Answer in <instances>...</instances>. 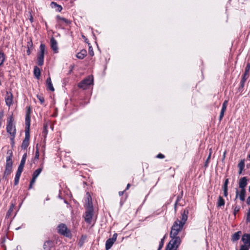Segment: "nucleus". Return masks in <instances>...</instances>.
<instances>
[{
	"label": "nucleus",
	"instance_id": "f257e3e1",
	"mask_svg": "<svg viewBox=\"0 0 250 250\" xmlns=\"http://www.w3.org/2000/svg\"><path fill=\"white\" fill-rule=\"evenodd\" d=\"M30 125V117L29 113H27L25 118V136L21 145L23 149H26L29 145L30 138L29 128Z\"/></svg>",
	"mask_w": 250,
	"mask_h": 250
},
{
	"label": "nucleus",
	"instance_id": "f03ea898",
	"mask_svg": "<svg viewBox=\"0 0 250 250\" xmlns=\"http://www.w3.org/2000/svg\"><path fill=\"white\" fill-rule=\"evenodd\" d=\"M184 225L180 223V220L177 219L171 227L170 233V237H174L178 235L179 232L181 231L183 228Z\"/></svg>",
	"mask_w": 250,
	"mask_h": 250
},
{
	"label": "nucleus",
	"instance_id": "7ed1b4c3",
	"mask_svg": "<svg viewBox=\"0 0 250 250\" xmlns=\"http://www.w3.org/2000/svg\"><path fill=\"white\" fill-rule=\"evenodd\" d=\"M170 237L172 239L169 242L166 250H176L181 242V239L177 236Z\"/></svg>",
	"mask_w": 250,
	"mask_h": 250
},
{
	"label": "nucleus",
	"instance_id": "20e7f679",
	"mask_svg": "<svg viewBox=\"0 0 250 250\" xmlns=\"http://www.w3.org/2000/svg\"><path fill=\"white\" fill-rule=\"evenodd\" d=\"M45 49V45L42 43L40 46V51L38 56V64L39 65L42 66L43 64Z\"/></svg>",
	"mask_w": 250,
	"mask_h": 250
},
{
	"label": "nucleus",
	"instance_id": "39448f33",
	"mask_svg": "<svg viewBox=\"0 0 250 250\" xmlns=\"http://www.w3.org/2000/svg\"><path fill=\"white\" fill-rule=\"evenodd\" d=\"M93 84V78L92 76H89L79 84V87L83 89H86L90 85Z\"/></svg>",
	"mask_w": 250,
	"mask_h": 250
},
{
	"label": "nucleus",
	"instance_id": "423d86ee",
	"mask_svg": "<svg viewBox=\"0 0 250 250\" xmlns=\"http://www.w3.org/2000/svg\"><path fill=\"white\" fill-rule=\"evenodd\" d=\"M58 232L66 237H70L71 236V233L69 229H67L66 225L62 224L58 226Z\"/></svg>",
	"mask_w": 250,
	"mask_h": 250
},
{
	"label": "nucleus",
	"instance_id": "0eeeda50",
	"mask_svg": "<svg viewBox=\"0 0 250 250\" xmlns=\"http://www.w3.org/2000/svg\"><path fill=\"white\" fill-rule=\"evenodd\" d=\"M12 118L10 117L8 120V124L7 125V131L13 137L15 136L16 134V128L12 123Z\"/></svg>",
	"mask_w": 250,
	"mask_h": 250
},
{
	"label": "nucleus",
	"instance_id": "6e6552de",
	"mask_svg": "<svg viewBox=\"0 0 250 250\" xmlns=\"http://www.w3.org/2000/svg\"><path fill=\"white\" fill-rule=\"evenodd\" d=\"M94 210H86L83 216L85 221L89 224L92 222Z\"/></svg>",
	"mask_w": 250,
	"mask_h": 250
},
{
	"label": "nucleus",
	"instance_id": "1a4fd4ad",
	"mask_svg": "<svg viewBox=\"0 0 250 250\" xmlns=\"http://www.w3.org/2000/svg\"><path fill=\"white\" fill-rule=\"evenodd\" d=\"M117 237V234L114 233L111 238L107 239L105 243V249L106 250H109L113 244L116 241Z\"/></svg>",
	"mask_w": 250,
	"mask_h": 250
},
{
	"label": "nucleus",
	"instance_id": "9d476101",
	"mask_svg": "<svg viewBox=\"0 0 250 250\" xmlns=\"http://www.w3.org/2000/svg\"><path fill=\"white\" fill-rule=\"evenodd\" d=\"M86 195L87 197L86 199H85L86 210H94L90 196L88 193H87Z\"/></svg>",
	"mask_w": 250,
	"mask_h": 250
},
{
	"label": "nucleus",
	"instance_id": "9b49d317",
	"mask_svg": "<svg viewBox=\"0 0 250 250\" xmlns=\"http://www.w3.org/2000/svg\"><path fill=\"white\" fill-rule=\"evenodd\" d=\"M243 245L250 247V234L245 233L242 237Z\"/></svg>",
	"mask_w": 250,
	"mask_h": 250
},
{
	"label": "nucleus",
	"instance_id": "f8f14e48",
	"mask_svg": "<svg viewBox=\"0 0 250 250\" xmlns=\"http://www.w3.org/2000/svg\"><path fill=\"white\" fill-rule=\"evenodd\" d=\"M5 103L7 105L10 106L13 104V96L11 93L7 92L5 98Z\"/></svg>",
	"mask_w": 250,
	"mask_h": 250
},
{
	"label": "nucleus",
	"instance_id": "ddd939ff",
	"mask_svg": "<svg viewBox=\"0 0 250 250\" xmlns=\"http://www.w3.org/2000/svg\"><path fill=\"white\" fill-rule=\"evenodd\" d=\"M51 47L54 51V53H56L58 52V47L57 42L54 38H52L50 40Z\"/></svg>",
	"mask_w": 250,
	"mask_h": 250
},
{
	"label": "nucleus",
	"instance_id": "4468645a",
	"mask_svg": "<svg viewBox=\"0 0 250 250\" xmlns=\"http://www.w3.org/2000/svg\"><path fill=\"white\" fill-rule=\"evenodd\" d=\"M245 194H246V190L245 189H241L240 192L237 190L236 191V197H239L241 201H244L245 199Z\"/></svg>",
	"mask_w": 250,
	"mask_h": 250
},
{
	"label": "nucleus",
	"instance_id": "2eb2a0df",
	"mask_svg": "<svg viewBox=\"0 0 250 250\" xmlns=\"http://www.w3.org/2000/svg\"><path fill=\"white\" fill-rule=\"evenodd\" d=\"M247 185V179L246 177H244L239 180V186L241 189H245Z\"/></svg>",
	"mask_w": 250,
	"mask_h": 250
},
{
	"label": "nucleus",
	"instance_id": "dca6fc26",
	"mask_svg": "<svg viewBox=\"0 0 250 250\" xmlns=\"http://www.w3.org/2000/svg\"><path fill=\"white\" fill-rule=\"evenodd\" d=\"M182 216V219L180 220V223L184 225L188 219V211L184 210Z\"/></svg>",
	"mask_w": 250,
	"mask_h": 250
},
{
	"label": "nucleus",
	"instance_id": "f3484780",
	"mask_svg": "<svg viewBox=\"0 0 250 250\" xmlns=\"http://www.w3.org/2000/svg\"><path fill=\"white\" fill-rule=\"evenodd\" d=\"M46 83L47 88L51 91H54V88L52 83L51 78L50 77L47 79Z\"/></svg>",
	"mask_w": 250,
	"mask_h": 250
},
{
	"label": "nucleus",
	"instance_id": "a211bd4d",
	"mask_svg": "<svg viewBox=\"0 0 250 250\" xmlns=\"http://www.w3.org/2000/svg\"><path fill=\"white\" fill-rule=\"evenodd\" d=\"M58 20H59V22L61 24H65V25H68L70 23V21L68 20L61 17L60 16L57 17Z\"/></svg>",
	"mask_w": 250,
	"mask_h": 250
},
{
	"label": "nucleus",
	"instance_id": "6ab92c4d",
	"mask_svg": "<svg viewBox=\"0 0 250 250\" xmlns=\"http://www.w3.org/2000/svg\"><path fill=\"white\" fill-rule=\"evenodd\" d=\"M13 161L12 159V154L10 153V155L6 158V162L5 167H12Z\"/></svg>",
	"mask_w": 250,
	"mask_h": 250
},
{
	"label": "nucleus",
	"instance_id": "aec40b11",
	"mask_svg": "<svg viewBox=\"0 0 250 250\" xmlns=\"http://www.w3.org/2000/svg\"><path fill=\"white\" fill-rule=\"evenodd\" d=\"M86 54L87 52L85 50H82L80 52L77 53L76 57L79 59H83L86 56Z\"/></svg>",
	"mask_w": 250,
	"mask_h": 250
},
{
	"label": "nucleus",
	"instance_id": "412c9836",
	"mask_svg": "<svg viewBox=\"0 0 250 250\" xmlns=\"http://www.w3.org/2000/svg\"><path fill=\"white\" fill-rule=\"evenodd\" d=\"M12 171V167H5V170L3 174V177L8 176Z\"/></svg>",
	"mask_w": 250,
	"mask_h": 250
},
{
	"label": "nucleus",
	"instance_id": "4be33fe9",
	"mask_svg": "<svg viewBox=\"0 0 250 250\" xmlns=\"http://www.w3.org/2000/svg\"><path fill=\"white\" fill-rule=\"evenodd\" d=\"M241 234V232L240 231H237V232L234 233L231 238V240L232 241H236L238 240L240 238V234Z\"/></svg>",
	"mask_w": 250,
	"mask_h": 250
},
{
	"label": "nucleus",
	"instance_id": "5701e85b",
	"mask_svg": "<svg viewBox=\"0 0 250 250\" xmlns=\"http://www.w3.org/2000/svg\"><path fill=\"white\" fill-rule=\"evenodd\" d=\"M250 68V64H248L246 67L245 74L243 77V78H247V79L248 78Z\"/></svg>",
	"mask_w": 250,
	"mask_h": 250
},
{
	"label": "nucleus",
	"instance_id": "b1692460",
	"mask_svg": "<svg viewBox=\"0 0 250 250\" xmlns=\"http://www.w3.org/2000/svg\"><path fill=\"white\" fill-rule=\"evenodd\" d=\"M225 205V201L221 196H219L217 202V206L220 207Z\"/></svg>",
	"mask_w": 250,
	"mask_h": 250
},
{
	"label": "nucleus",
	"instance_id": "393cba45",
	"mask_svg": "<svg viewBox=\"0 0 250 250\" xmlns=\"http://www.w3.org/2000/svg\"><path fill=\"white\" fill-rule=\"evenodd\" d=\"M34 73L35 76L37 78H38L40 77V74H41V71H40V68L37 66H35L34 67Z\"/></svg>",
	"mask_w": 250,
	"mask_h": 250
},
{
	"label": "nucleus",
	"instance_id": "a878e982",
	"mask_svg": "<svg viewBox=\"0 0 250 250\" xmlns=\"http://www.w3.org/2000/svg\"><path fill=\"white\" fill-rule=\"evenodd\" d=\"M247 80V78H242V80H241L240 82V85L239 88V91L242 92L243 91V89L245 83Z\"/></svg>",
	"mask_w": 250,
	"mask_h": 250
},
{
	"label": "nucleus",
	"instance_id": "bb28decb",
	"mask_svg": "<svg viewBox=\"0 0 250 250\" xmlns=\"http://www.w3.org/2000/svg\"><path fill=\"white\" fill-rule=\"evenodd\" d=\"M227 107L223 106L222 107V109L220 112V116H219V120L221 121L223 117H224V113L226 110Z\"/></svg>",
	"mask_w": 250,
	"mask_h": 250
},
{
	"label": "nucleus",
	"instance_id": "cd10ccee",
	"mask_svg": "<svg viewBox=\"0 0 250 250\" xmlns=\"http://www.w3.org/2000/svg\"><path fill=\"white\" fill-rule=\"evenodd\" d=\"M227 107L223 106L222 107V109L220 112V116H219V120L221 121L223 117H224V113L226 110Z\"/></svg>",
	"mask_w": 250,
	"mask_h": 250
},
{
	"label": "nucleus",
	"instance_id": "c85d7f7f",
	"mask_svg": "<svg viewBox=\"0 0 250 250\" xmlns=\"http://www.w3.org/2000/svg\"><path fill=\"white\" fill-rule=\"evenodd\" d=\"M42 171V168H39L36 169L33 173V176L37 178Z\"/></svg>",
	"mask_w": 250,
	"mask_h": 250
},
{
	"label": "nucleus",
	"instance_id": "c756f323",
	"mask_svg": "<svg viewBox=\"0 0 250 250\" xmlns=\"http://www.w3.org/2000/svg\"><path fill=\"white\" fill-rule=\"evenodd\" d=\"M51 5L52 7H57V10L59 12H60L62 10V7L61 6L58 5L57 4V3L55 2H52L51 3Z\"/></svg>",
	"mask_w": 250,
	"mask_h": 250
},
{
	"label": "nucleus",
	"instance_id": "7c9ffc66",
	"mask_svg": "<svg viewBox=\"0 0 250 250\" xmlns=\"http://www.w3.org/2000/svg\"><path fill=\"white\" fill-rule=\"evenodd\" d=\"M245 166V163L244 161H241L238 164V167L240 169L239 174L241 173L242 170L243 169Z\"/></svg>",
	"mask_w": 250,
	"mask_h": 250
},
{
	"label": "nucleus",
	"instance_id": "2f4dec72",
	"mask_svg": "<svg viewBox=\"0 0 250 250\" xmlns=\"http://www.w3.org/2000/svg\"><path fill=\"white\" fill-rule=\"evenodd\" d=\"M5 60L4 55L3 53H0V65H1Z\"/></svg>",
	"mask_w": 250,
	"mask_h": 250
},
{
	"label": "nucleus",
	"instance_id": "473e14b6",
	"mask_svg": "<svg viewBox=\"0 0 250 250\" xmlns=\"http://www.w3.org/2000/svg\"><path fill=\"white\" fill-rule=\"evenodd\" d=\"M37 98L40 101L41 104H43L44 102V98L41 95H37Z\"/></svg>",
	"mask_w": 250,
	"mask_h": 250
},
{
	"label": "nucleus",
	"instance_id": "72a5a7b5",
	"mask_svg": "<svg viewBox=\"0 0 250 250\" xmlns=\"http://www.w3.org/2000/svg\"><path fill=\"white\" fill-rule=\"evenodd\" d=\"M26 154H24L22 156V158L21 159L20 164H23L24 165L25 161H26Z\"/></svg>",
	"mask_w": 250,
	"mask_h": 250
},
{
	"label": "nucleus",
	"instance_id": "f704fd0d",
	"mask_svg": "<svg viewBox=\"0 0 250 250\" xmlns=\"http://www.w3.org/2000/svg\"><path fill=\"white\" fill-rule=\"evenodd\" d=\"M24 165L20 164V165L18 167V171L22 172L23 167H24Z\"/></svg>",
	"mask_w": 250,
	"mask_h": 250
},
{
	"label": "nucleus",
	"instance_id": "c9c22d12",
	"mask_svg": "<svg viewBox=\"0 0 250 250\" xmlns=\"http://www.w3.org/2000/svg\"><path fill=\"white\" fill-rule=\"evenodd\" d=\"M250 247L242 245L241 246L240 250H249Z\"/></svg>",
	"mask_w": 250,
	"mask_h": 250
},
{
	"label": "nucleus",
	"instance_id": "e433bc0d",
	"mask_svg": "<svg viewBox=\"0 0 250 250\" xmlns=\"http://www.w3.org/2000/svg\"><path fill=\"white\" fill-rule=\"evenodd\" d=\"M28 49L27 50V53L28 55H29L31 53V51L30 50L29 47L32 46V43H30V42H28Z\"/></svg>",
	"mask_w": 250,
	"mask_h": 250
},
{
	"label": "nucleus",
	"instance_id": "4c0bfd02",
	"mask_svg": "<svg viewBox=\"0 0 250 250\" xmlns=\"http://www.w3.org/2000/svg\"><path fill=\"white\" fill-rule=\"evenodd\" d=\"M228 183H229V179H227L225 180V183H224V187H223L224 188H228Z\"/></svg>",
	"mask_w": 250,
	"mask_h": 250
},
{
	"label": "nucleus",
	"instance_id": "58836bf2",
	"mask_svg": "<svg viewBox=\"0 0 250 250\" xmlns=\"http://www.w3.org/2000/svg\"><path fill=\"white\" fill-rule=\"evenodd\" d=\"M164 245V239H162L160 243L159 247L158 250H160Z\"/></svg>",
	"mask_w": 250,
	"mask_h": 250
},
{
	"label": "nucleus",
	"instance_id": "ea45409f",
	"mask_svg": "<svg viewBox=\"0 0 250 250\" xmlns=\"http://www.w3.org/2000/svg\"><path fill=\"white\" fill-rule=\"evenodd\" d=\"M21 173H22V172L19 171L17 170L15 177L20 178Z\"/></svg>",
	"mask_w": 250,
	"mask_h": 250
},
{
	"label": "nucleus",
	"instance_id": "a19ab883",
	"mask_svg": "<svg viewBox=\"0 0 250 250\" xmlns=\"http://www.w3.org/2000/svg\"><path fill=\"white\" fill-rule=\"evenodd\" d=\"M247 221L249 222H250V209L249 210L247 214Z\"/></svg>",
	"mask_w": 250,
	"mask_h": 250
},
{
	"label": "nucleus",
	"instance_id": "79ce46f5",
	"mask_svg": "<svg viewBox=\"0 0 250 250\" xmlns=\"http://www.w3.org/2000/svg\"><path fill=\"white\" fill-rule=\"evenodd\" d=\"M209 150H210V152H209V155H208V159H207V160L206 161V166L208 165V161H209V159L210 158V156H211V149Z\"/></svg>",
	"mask_w": 250,
	"mask_h": 250
},
{
	"label": "nucleus",
	"instance_id": "37998d69",
	"mask_svg": "<svg viewBox=\"0 0 250 250\" xmlns=\"http://www.w3.org/2000/svg\"><path fill=\"white\" fill-rule=\"evenodd\" d=\"M239 210V208L237 207H235L234 209V214L235 215L237 212H238Z\"/></svg>",
	"mask_w": 250,
	"mask_h": 250
},
{
	"label": "nucleus",
	"instance_id": "c03bdc74",
	"mask_svg": "<svg viewBox=\"0 0 250 250\" xmlns=\"http://www.w3.org/2000/svg\"><path fill=\"white\" fill-rule=\"evenodd\" d=\"M19 179H20V178H16V177L15 178L14 184L15 185H18V184L19 183Z\"/></svg>",
	"mask_w": 250,
	"mask_h": 250
},
{
	"label": "nucleus",
	"instance_id": "a18cd8bd",
	"mask_svg": "<svg viewBox=\"0 0 250 250\" xmlns=\"http://www.w3.org/2000/svg\"><path fill=\"white\" fill-rule=\"evenodd\" d=\"M39 157V150L37 149L35 154V158L38 159Z\"/></svg>",
	"mask_w": 250,
	"mask_h": 250
},
{
	"label": "nucleus",
	"instance_id": "49530a36",
	"mask_svg": "<svg viewBox=\"0 0 250 250\" xmlns=\"http://www.w3.org/2000/svg\"><path fill=\"white\" fill-rule=\"evenodd\" d=\"M36 179H37V178L34 177L33 176L32 179V180L31 181V182H30L31 183V184H34L35 183V181L36 180Z\"/></svg>",
	"mask_w": 250,
	"mask_h": 250
},
{
	"label": "nucleus",
	"instance_id": "de8ad7c7",
	"mask_svg": "<svg viewBox=\"0 0 250 250\" xmlns=\"http://www.w3.org/2000/svg\"><path fill=\"white\" fill-rule=\"evenodd\" d=\"M228 188H224V194L225 196H227L228 195Z\"/></svg>",
	"mask_w": 250,
	"mask_h": 250
},
{
	"label": "nucleus",
	"instance_id": "09e8293b",
	"mask_svg": "<svg viewBox=\"0 0 250 250\" xmlns=\"http://www.w3.org/2000/svg\"><path fill=\"white\" fill-rule=\"evenodd\" d=\"M3 116V111L0 112V124H1V121Z\"/></svg>",
	"mask_w": 250,
	"mask_h": 250
},
{
	"label": "nucleus",
	"instance_id": "8fccbe9b",
	"mask_svg": "<svg viewBox=\"0 0 250 250\" xmlns=\"http://www.w3.org/2000/svg\"><path fill=\"white\" fill-rule=\"evenodd\" d=\"M228 101L227 100H225L223 104V105L222 106H226V107H227V105H228Z\"/></svg>",
	"mask_w": 250,
	"mask_h": 250
},
{
	"label": "nucleus",
	"instance_id": "3c124183",
	"mask_svg": "<svg viewBox=\"0 0 250 250\" xmlns=\"http://www.w3.org/2000/svg\"><path fill=\"white\" fill-rule=\"evenodd\" d=\"M157 158H164V155L162 154H159L157 156Z\"/></svg>",
	"mask_w": 250,
	"mask_h": 250
},
{
	"label": "nucleus",
	"instance_id": "603ef678",
	"mask_svg": "<svg viewBox=\"0 0 250 250\" xmlns=\"http://www.w3.org/2000/svg\"><path fill=\"white\" fill-rule=\"evenodd\" d=\"M247 203L248 204V205H250V196L248 197V198H247Z\"/></svg>",
	"mask_w": 250,
	"mask_h": 250
},
{
	"label": "nucleus",
	"instance_id": "864d4df0",
	"mask_svg": "<svg viewBox=\"0 0 250 250\" xmlns=\"http://www.w3.org/2000/svg\"><path fill=\"white\" fill-rule=\"evenodd\" d=\"M49 242L48 241H46L44 243V245H43V246H44V248L45 249V247H47V245H48L49 244Z\"/></svg>",
	"mask_w": 250,
	"mask_h": 250
},
{
	"label": "nucleus",
	"instance_id": "5fc2aeb1",
	"mask_svg": "<svg viewBox=\"0 0 250 250\" xmlns=\"http://www.w3.org/2000/svg\"><path fill=\"white\" fill-rule=\"evenodd\" d=\"M14 208V205L12 204L8 211V212H9L10 211H12V209H13V208Z\"/></svg>",
	"mask_w": 250,
	"mask_h": 250
},
{
	"label": "nucleus",
	"instance_id": "6e6d98bb",
	"mask_svg": "<svg viewBox=\"0 0 250 250\" xmlns=\"http://www.w3.org/2000/svg\"><path fill=\"white\" fill-rule=\"evenodd\" d=\"M123 193H124V191H120L119 192V194L120 196L122 195L123 194Z\"/></svg>",
	"mask_w": 250,
	"mask_h": 250
},
{
	"label": "nucleus",
	"instance_id": "4d7b16f0",
	"mask_svg": "<svg viewBox=\"0 0 250 250\" xmlns=\"http://www.w3.org/2000/svg\"><path fill=\"white\" fill-rule=\"evenodd\" d=\"M90 54L91 56H93V55H94V52H93V51H90Z\"/></svg>",
	"mask_w": 250,
	"mask_h": 250
},
{
	"label": "nucleus",
	"instance_id": "13d9d810",
	"mask_svg": "<svg viewBox=\"0 0 250 250\" xmlns=\"http://www.w3.org/2000/svg\"><path fill=\"white\" fill-rule=\"evenodd\" d=\"M130 186V185L129 184H128L127 185L126 189H127L129 188Z\"/></svg>",
	"mask_w": 250,
	"mask_h": 250
},
{
	"label": "nucleus",
	"instance_id": "bf43d9fd",
	"mask_svg": "<svg viewBox=\"0 0 250 250\" xmlns=\"http://www.w3.org/2000/svg\"><path fill=\"white\" fill-rule=\"evenodd\" d=\"M33 185V184H31V183H30V186H29V189H30V188H32V185Z\"/></svg>",
	"mask_w": 250,
	"mask_h": 250
},
{
	"label": "nucleus",
	"instance_id": "052dcab7",
	"mask_svg": "<svg viewBox=\"0 0 250 250\" xmlns=\"http://www.w3.org/2000/svg\"><path fill=\"white\" fill-rule=\"evenodd\" d=\"M44 130H46V127L45 126H44Z\"/></svg>",
	"mask_w": 250,
	"mask_h": 250
},
{
	"label": "nucleus",
	"instance_id": "680f3d73",
	"mask_svg": "<svg viewBox=\"0 0 250 250\" xmlns=\"http://www.w3.org/2000/svg\"><path fill=\"white\" fill-rule=\"evenodd\" d=\"M249 157L250 158V154L249 155Z\"/></svg>",
	"mask_w": 250,
	"mask_h": 250
}]
</instances>
